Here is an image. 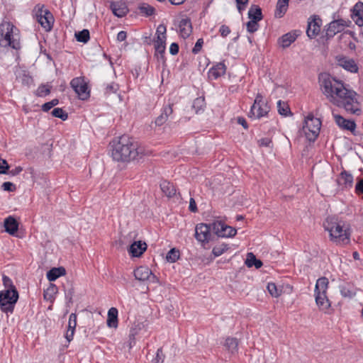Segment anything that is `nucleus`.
<instances>
[{
  "instance_id": "1",
  "label": "nucleus",
  "mask_w": 363,
  "mask_h": 363,
  "mask_svg": "<svg viewBox=\"0 0 363 363\" xmlns=\"http://www.w3.org/2000/svg\"><path fill=\"white\" fill-rule=\"evenodd\" d=\"M320 82L323 93L331 103L343 107L350 113H360V106L354 91L348 89L342 82L327 74L320 75Z\"/></svg>"
},
{
  "instance_id": "2",
  "label": "nucleus",
  "mask_w": 363,
  "mask_h": 363,
  "mask_svg": "<svg viewBox=\"0 0 363 363\" xmlns=\"http://www.w3.org/2000/svg\"><path fill=\"white\" fill-rule=\"evenodd\" d=\"M111 156L118 162H128L137 159L144 154V150L133 139L122 136L111 145Z\"/></svg>"
},
{
  "instance_id": "3",
  "label": "nucleus",
  "mask_w": 363,
  "mask_h": 363,
  "mask_svg": "<svg viewBox=\"0 0 363 363\" xmlns=\"http://www.w3.org/2000/svg\"><path fill=\"white\" fill-rule=\"evenodd\" d=\"M325 231L329 234L330 240L337 245H345L350 242L352 230L350 225L337 216H328L323 222Z\"/></svg>"
},
{
  "instance_id": "4",
  "label": "nucleus",
  "mask_w": 363,
  "mask_h": 363,
  "mask_svg": "<svg viewBox=\"0 0 363 363\" xmlns=\"http://www.w3.org/2000/svg\"><path fill=\"white\" fill-rule=\"evenodd\" d=\"M0 44L15 50L21 48L18 29L10 22L5 21L0 24Z\"/></svg>"
},
{
  "instance_id": "5",
  "label": "nucleus",
  "mask_w": 363,
  "mask_h": 363,
  "mask_svg": "<svg viewBox=\"0 0 363 363\" xmlns=\"http://www.w3.org/2000/svg\"><path fill=\"white\" fill-rule=\"evenodd\" d=\"M18 291L1 290L0 291V309L6 314L13 313L18 300Z\"/></svg>"
},
{
  "instance_id": "6",
  "label": "nucleus",
  "mask_w": 363,
  "mask_h": 363,
  "mask_svg": "<svg viewBox=\"0 0 363 363\" xmlns=\"http://www.w3.org/2000/svg\"><path fill=\"white\" fill-rule=\"evenodd\" d=\"M321 121L319 118H315L309 114L305 119L303 130L306 137L309 141H314L320 133Z\"/></svg>"
},
{
  "instance_id": "7",
  "label": "nucleus",
  "mask_w": 363,
  "mask_h": 363,
  "mask_svg": "<svg viewBox=\"0 0 363 363\" xmlns=\"http://www.w3.org/2000/svg\"><path fill=\"white\" fill-rule=\"evenodd\" d=\"M269 106L262 95L257 94L253 105L251 107L250 116L254 118H260L267 115L269 111Z\"/></svg>"
},
{
  "instance_id": "8",
  "label": "nucleus",
  "mask_w": 363,
  "mask_h": 363,
  "mask_svg": "<svg viewBox=\"0 0 363 363\" xmlns=\"http://www.w3.org/2000/svg\"><path fill=\"white\" fill-rule=\"evenodd\" d=\"M212 231L220 238H232L237 233V230L228 225L219 218L211 223Z\"/></svg>"
},
{
  "instance_id": "9",
  "label": "nucleus",
  "mask_w": 363,
  "mask_h": 363,
  "mask_svg": "<svg viewBox=\"0 0 363 363\" xmlns=\"http://www.w3.org/2000/svg\"><path fill=\"white\" fill-rule=\"evenodd\" d=\"M167 28L163 24L158 26L155 33V38L154 39V47L155 54L160 55L162 58L166 50V40H167Z\"/></svg>"
},
{
  "instance_id": "10",
  "label": "nucleus",
  "mask_w": 363,
  "mask_h": 363,
  "mask_svg": "<svg viewBox=\"0 0 363 363\" xmlns=\"http://www.w3.org/2000/svg\"><path fill=\"white\" fill-rule=\"evenodd\" d=\"M70 86L74 89L81 100H86L90 96V89L88 82L84 77H79L72 79Z\"/></svg>"
},
{
  "instance_id": "11",
  "label": "nucleus",
  "mask_w": 363,
  "mask_h": 363,
  "mask_svg": "<svg viewBox=\"0 0 363 363\" xmlns=\"http://www.w3.org/2000/svg\"><path fill=\"white\" fill-rule=\"evenodd\" d=\"M36 18L38 23L45 31H50L54 23V17L50 11L45 9L44 6H36Z\"/></svg>"
},
{
  "instance_id": "12",
  "label": "nucleus",
  "mask_w": 363,
  "mask_h": 363,
  "mask_svg": "<svg viewBox=\"0 0 363 363\" xmlns=\"http://www.w3.org/2000/svg\"><path fill=\"white\" fill-rule=\"evenodd\" d=\"M134 276L139 281H147L150 283L158 282L157 277L145 266H140L134 271Z\"/></svg>"
},
{
  "instance_id": "13",
  "label": "nucleus",
  "mask_w": 363,
  "mask_h": 363,
  "mask_svg": "<svg viewBox=\"0 0 363 363\" xmlns=\"http://www.w3.org/2000/svg\"><path fill=\"white\" fill-rule=\"evenodd\" d=\"M349 21L344 19H337L330 22L326 30V35L328 38H332L338 33L342 32L346 27L349 26Z\"/></svg>"
},
{
  "instance_id": "14",
  "label": "nucleus",
  "mask_w": 363,
  "mask_h": 363,
  "mask_svg": "<svg viewBox=\"0 0 363 363\" xmlns=\"http://www.w3.org/2000/svg\"><path fill=\"white\" fill-rule=\"evenodd\" d=\"M211 230H212L211 223L209 225L204 223L198 224L195 229L196 239L201 242H208L211 237Z\"/></svg>"
},
{
  "instance_id": "15",
  "label": "nucleus",
  "mask_w": 363,
  "mask_h": 363,
  "mask_svg": "<svg viewBox=\"0 0 363 363\" xmlns=\"http://www.w3.org/2000/svg\"><path fill=\"white\" fill-rule=\"evenodd\" d=\"M333 117L336 125L342 130H350L351 132H354L356 129V123L354 121L346 119L342 116L335 113L333 111L332 112Z\"/></svg>"
},
{
  "instance_id": "16",
  "label": "nucleus",
  "mask_w": 363,
  "mask_h": 363,
  "mask_svg": "<svg viewBox=\"0 0 363 363\" xmlns=\"http://www.w3.org/2000/svg\"><path fill=\"white\" fill-rule=\"evenodd\" d=\"M300 33L299 30H295L283 35L278 40L279 46L282 48L289 47L300 35Z\"/></svg>"
},
{
  "instance_id": "17",
  "label": "nucleus",
  "mask_w": 363,
  "mask_h": 363,
  "mask_svg": "<svg viewBox=\"0 0 363 363\" xmlns=\"http://www.w3.org/2000/svg\"><path fill=\"white\" fill-rule=\"evenodd\" d=\"M353 180L352 174L344 170L340 174L337 182L342 189H350L353 186Z\"/></svg>"
},
{
  "instance_id": "18",
  "label": "nucleus",
  "mask_w": 363,
  "mask_h": 363,
  "mask_svg": "<svg viewBox=\"0 0 363 363\" xmlns=\"http://www.w3.org/2000/svg\"><path fill=\"white\" fill-rule=\"evenodd\" d=\"M321 20L319 18L314 17L308 22L306 30L307 35L310 38L315 37L320 31Z\"/></svg>"
},
{
  "instance_id": "19",
  "label": "nucleus",
  "mask_w": 363,
  "mask_h": 363,
  "mask_svg": "<svg viewBox=\"0 0 363 363\" xmlns=\"http://www.w3.org/2000/svg\"><path fill=\"white\" fill-rule=\"evenodd\" d=\"M147 249V244L142 241H135L131 244L128 249V252L131 256L140 257Z\"/></svg>"
},
{
  "instance_id": "20",
  "label": "nucleus",
  "mask_w": 363,
  "mask_h": 363,
  "mask_svg": "<svg viewBox=\"0 0 363 363\" xmlns=\"http://www.w3.org/2000/svg\"><path fill=\"white\" fill-rule=\"evenodd\" d=\"M352 18L355 23L359 26H363V3L357 2L352 10Z\"/></svg>"
},
{
  "instance_id": "21",
  "label": "nucleus",
  "mask_w": 363,
  "mask_h": 363,
  "mask_svg": "<svg viewBox=\"0 0 363 363\" xmlns=\"http://www.w3.org/2000/svg\"><path fill=\"white\" fill-rule=\"evenodd\" d=\"M226 67L224 63L218 62L208 71V77L211 79H216L225 74Z\"/></svg>"
},
{
  "instance_id": "22",
  "label": "nucleus",
  "mask_w": 363,
  "mask_h": 363,
  "mask_svg": "<svg viewBox=\"0 0 363 363\" xmlns=\"http://www.w3.org/2000/svg\"><path fill=\"white\" fill-rule=\"evenodd\" d=\"M192 32L191 21L189 19H182L179 24V33L183 38H188Z\"/></svg>"
},
{
  "instance_id": "23",
  "label": "nucleus",
  "mask_w": 363,
  "mask_h": 363,
  "mask_svg": "<svg viewBox=\"0 0 363 363\" xmlns=\"http://www.w3.org/2000/svg\"><path fill=\"white\" fill-rule=\"evenodd\" d=\"M327 292H315V302L320 310H326L330 306L326 295Z\"/></svg>"
},
{
  "instance_id": "24",
  "label": "nucleus",
  "mask_w": 363,
  "mask_h": 363,
  "mask_svg": "<svg viewBox=\"0 0 363 363\" xmlns=\"http://www.w3.org/2000/svg\"><path fill=\"white\" fill-rule=\"evenodd\" d=\"M5 231L10 235H14L18 230V222L11 216L4 220Z\"/></svg>"
},
{
  "instance_id": "25",
  "label": "nucleus",
  "mask_w": 363,
  "mask_h": 363,
  "mask_svg": "<svg viewBox=\"0 0 363 363\" xmlns=\"http://www.w3.org/2000/svg\"><path fill=\"white\" fill-rule=\"evenodd\" d=\"M338 65L343 67L345 69L351 72H357L358 67L355 62L347 57H340L338 59Z\"/></svg>"
},
{
  "instance_id": "26",
  "label": "nucleus",
  "mask_w": 363,
  "mask_h": 363,
  "mask_svg": "<svg viewBox=\"0 0 363 363\" xmlns=\"http://www.w3.org/2000/svg\"><path fill=\"white\" fill-rule=\"evenodd\" d=\"M106 323L109 328H116L118 327L117 308L112 307L108 310Z\"/></svg>"
},
{
  "instance_id": "27",
  "label": "nucleus",
  "mask_w": 363,
  "mask_h": 363,
  "mask_svg": "<svg viewBox=\"0 0 363 363\" xmlns=\"http://www.w3.org/2000/svg\"><path fill=\"white\" fill-rule=\"evenodd\" d=\"M340 294L343 297L351 298L356 295V289L352 284L347 283L340 286Z\"/></svg>"
},
{
  "instance_id": "28",
  "label": "nucleus",
  "mask_w": 363,
  "mask_h": 363,
  "mask_svg": "<svg viewBox=\"0 0 363 363\" xmlns=\"http://www.w3.org/2000/svg\"><path fill=\"white\" fill-rule=\"evenodd\" d=\"M66 274V270L64 267H60L57 268H52L49 270L47 273V278L49 281H55L60 277L65 275Z\"/></svg>"
},
{
  "instance_id": "29",
  "label": "nucleus",
  "mask_w": 363,
  "mask_h": 363,
  "mask_svg": "<svg viewBox=\"0 0 363 363\" xmlns=\"http://www.w3.org/2000/svg\"><path fill=\"white\" fill-rule=\"evenodd\" d=\"M162 191L167 196L172 197L176 195V189L172 184L167 181H163L160 184Z\"/></svg>"
},
{
  "instance_id": "30",
  "label": "nucleus",
  "mask_w": 363,
  "mask_h": 363,
  "mask_svg": "<svg viewBox=\"0 0 363 363\" xmlns=\"http://www.w3.org/2000/svg\"><path fill=\"white\" fill-rule=\"evenodd\" d=\"M289 0H279L277 4L275 16L277 18H281L288 9Z\"/></svg>"
},
{
  "instance_id": "31",
  "label": "nucleus",
  "mask_w": 363,
  "mask_h": 363,
  "mask_svg": "<svg viewBox=\"0 0 363 363\" xmlns=\"http://www.w3.org/2000/svg\"><path fill=\"white\" fill-rule=\"evenodd\" d=\"M245 264L248 267H255L256 269H259L262 266V262L260 259H257L252 252H249L247 255V259L245 260Z\"/></svg>"
},
{
  "instance_id": "32",
  "label": "nucleus",
  "mask_w": 363,
  "mask_h": 363,
  "mask_svg": "<svg viewBox=\"0 0 363 363\" xmlns=\"http://www.w3.org/2000/svg\"><path fill=\"white\" fill-rule=\"evenodd\" d=\"M328 284V278L325 277L319 278L316 281L314 292H327Z\"/></svg>"
},
{
  "instance_id": "33",
  "label": "nucleus",
  "mask_w": 363,
  "mask_h": 363,
  "mask_svg": "<svg viewBox=\"0 0 363 363\" xmlns=\"http://www.w3.org/2000/svg\"><path fill=\"white\" fill-rule=\"evenodd\" d=\"M248 17L250 20L259 21L262 18L261 9L257 6H252L248 11Z\"/></svg>"
},
{
  "instance_id": "34",
  "label": "nucleus",
  "mask_w": 363,
  "mask_h": 363,
  "mask_svg": "<svg viewBox=\"0 0 363 363\" xmlns=\"http://www.w3.org/2000/svg\"><path fill=\"white\" fill-rule=\"evenodd\" d=\"M111 9L113 14L118 17H123L128 12V9L124 4H113L111 5Z\"/></svg>"
},
{
  "instance_id": "35",
  "label": "nucleus",
  "mask_w": 363,
  "mask_h": 363,
  "mask_svg": "<svg viewBox=\"0 0 363 363\" xmlns=\"http://www.w3.org/2000/svg\"><path fill=\"white\" fill-rule=\"evenodd\" d=\"M238 340L235 337H228L225 340V347L231 353H235L238 350Z\"/></svg>"
},
{
  "instance_id": "36",
  "label": "nucleus",
  "mask_w": 363,
  "mask_h": 363,
  "mask_svg": "<svg viewBox=\"0 0 363 363\" xmlns=\"http://www.w3.org/2000/svg\"><path fill=\"white\" fill-rule=\"evenodd\" d=\"M179 250L176 248H172L167 252L166 259L169 262L174 263L179 259Z\"/></svg>"
},
{
  "instance_id": "37",
  "label": "nucleus",
  "mask_w": 363,
  "mask_h": 363,
  "mask_svg": "<svg viewBox=\"0 0 363 363\" xmlns=\"http://www.w3.org/2000/svg\"><path fill=\"white\" fill-rule=\"evenodd\" d=\"M172 112V108L168 106L164 110V112L156 119V124L158 125H162L167 119L168 116Z\"/></svg>"
},
{
  "instance_id": "38",
  "label": "nucleus",
  "mask_w": 363,
  "mask_h": 363,
  "mask_svg": "<svg viewBox=\"0 0 363 363\" xmlns=\"http://www.w3.org/2000/svg\"><path fill=\"white\" fill-rule=\"evenodd\" d=\"M228 245L225 243L216 245L212 250L213 254L216 257H218L228 250Z\"/></svg>"
},
{
  "instance_id": "39",
  "label": "nucleus",
  "mask_w": 363,
  "mask_h": 363,
  "mask_svg": "<svg viewBox=\"0 0 363 363\" xmlns=\"http://www.w3.org/2000/svg\"><path fill=\"white\" fill-rule=\"evenodd\" d=\"M2 282L5 288L4 290H9V291H11V290L17 291L16 286L13 285L12 280L6 275H3Z\"/></svg>"
},
{
  "instance_id": "40",
  "label": "nucleus",
  "mask_w": 363,
  "mask_h": 363,
  "mask_svg": "<svg viewBox=\"0 0 363 363\" xmlns=\"http://www.w3.org/2000/svg\"><path fill=\"white\" fill-rule=\"evenodd\" d=\"M76 38L79 42L86 43L89 40V32L84 29L75 34Z\"/></svg>"
},
{
  "instance_id": "41",
  "label": "nucleus",
  "mask_w": 363,
  "mask_h": 363,
  "mask_svg": "<svg viewBox=\"0 0 363 363\" xmlns=\"http://www.w3.org/2000/svg\"><path fill=\"white\" fill-rule=\"evenodd\" d=\"M277 108L279 114L282 116H286L290 113L289 106L286 103L281 102V101L277 102Z\"/></svg>"
},
{
  "instance_id": "42",
  "label": "nucleus",
  "mask_w": 363,
  "mask_h": 363,
  "mask_svg": "<svg viewBox=\"0 0 363 363\" xmlns=\"http://www.w3.org/2000/svg\"><path fill=\"white\" fill-rule=\"evenodd\" d=\"M50 92V87L48 85H40L37 91H36V95L38 96H45L48 94H49Z\"/></svg>"
},
{
  "instance_id": "43",
  "label": "nucleus",
  "mask_w": 363,
  "mask_h": 363,
  "mask_svg": "<svg viewBox=\"0 0 363 363\" xmlns=\"http://www.w3.org/2000/svg\"><path fill=\"white\" fill-rule=\"evenodd\" d=\"M52 115L56 118L65 121L67 118V114L61 108H55L52 111Z\"/></svg>"
},
{
  "instance_id": "44",
  "label": "nucleus",
  "mask_w": 363,
  "mask_h": 363,
  "mask_svg": "<svg viewBox=\"0 0 363 363\" xmlns=\"http://www.w3.org/2000/svg\"><path fill=\"white\" fill-rule=\"evenodd\" d=\"M142 13H145L147 16H151L155 12V9L148 4H141L139 7Z\"/></svg>"
},
{
  "instance_id": "45",
  "label": "nucleus",
  "mask_w": 363,
  "mask_h": 363,
  "mask_svg": "<svg viewBox=\"0 0 363 363\" xmlns=\"http://www.w3.org/2000/svg\"><path fill=\"white\" fill-rule=\"evenodd\" d=\"M267 290L269 293L274 297H278L280 295L279 291L278 290L274 283H269L267 284Z\"/></svg>"
},
{
  "instance_id": "46",
  "label": "nucleus",
  "mask_w": 363,
  "mask_h": 363,
  "mask_svg": "<svg viewBox=\"0 0 363 363\" xmlns=\"http://www.w3.org/2000/svg\"><path fill=\"white\" fill-rule=\"evenodd\" d=\"M164 356L162 354V348L160 347L157 349L156 352V357L152 360V363H163Z\"/></svg>"
},
{
  "instance_id": "47",
  "label": "nucleus",
  "mask_w": 363,
  "mask_h": 363,
  "mask_svg": "<svg viewBox=\"0 0 363 363\" xmlns=\"http://www.w3.org/2000/svg\"><path fill=\"white\" fill-rule=\"evenodd\" d=\"M258 21L250 20L247 23V30L250 33H254L258 29Z\"/></svg>"
},
{
  "instance_id": "48",
  "label": "nucleus",
  "mask_w": 363,
  "mask_h": 363,
  "mask_svg": "<svg viewBox=\"0 0 363 363\" xmlns=\"http://www.w3.org/2000/svg\"><path fill=\"white\" fill-rule=\"evenodd\" d=\"M59 103V101L56 99H52V101L45 103L43 106L42 109L44 111H48L50 109H51L55 106L57 105Z\"/></svg>"
},
{
  "instance_id": "49",
  "label": "nucleus",
  "mask_w": 363,
  "mask_h": 363,
  "mask_svg": "<svg viewBox=\"0 0 363 363\" xmlns=\"http://www.w3.org/2000/svg\"><path fill=\"white\" fill-rule=\"evenodd\" d=\"M77 326V315L75 313H71L69 318L68 328L75 329Z\"/></svg>"
},
{
  "instance_id": "50",
  "label": "nucleus",
  "mask_w": 363,
  "mask_h": 363,
  "mask_svg": "<svg viewBox=\"0 0 363 363\" xmlns=\"http://www.w3.org/2000/svg\"><path fill=\"white\" fill-rule=\"evenodd\" d=\"M2 189L6 191H13L16 189V186L10 182H4L1 185Z\"/></svg>"
},
{
  "instance_id": "51",
  "label": "nucleus",
  "mask_w": 363,
  "mask_h": 363,
  "mask_svg": "<svg viewBox=\"0 0 363 363\" xmlns=\"http://www.w3.org/2000/svg\"><path fill=\"white\" fill-rule=\"evenodd\" d=\"M9 166L6 160L0 159V174H6Z\"/></svg>"
},
{
  "instance_id": "52",
  "label": "nucleus",
  "mask_w": 363,
  "mask_h": 363,
  "mask_svg": "<svg viewBox=\"0 0 363 363\" xmlns=\"http://www.w3.org/2000/svg\"><path fill=\"white\" fill-rule=\"evenodd\" d=\"M203 44V39L202 38L198 39V40L196 41L194 48L192 49V52L194 54H197L198 52H199L200 50H201Z\"/></svg>"
},
{
  "instance_id": "53",
  "label": "nucleus",
  "mask_w": 363,
  "mask_h": 363,
  "mask_svg": "<svg viewBox=\"0 0 363 363\" xmlns=\"http://www.w3.org/2000/svg\"><path fill=\"white\" fill-rule=\"evenodd\" d=\"M219 33L222 37L225 38L226 36H228L230 34V29L228 26H227L225 25H222L220 27Z\"/></svg>"
},
{
  "instance_id": "54",
  "label": "nucleus",
  "mask_w": 363,
  "mask_h": 363,
  "mask_svg": "<svg viewBox=\"0 0 363 363\" xmlns=\"http://www.w3.org/2000/svg\"><path fill=\"white\" fill-rule=\"evenodd\" d=\"M355 192L357 194H363V178L357 181L355 185Z\"/></svg>"
},
{
  "instance_id": "55",
  "label": "nucleus",
  "mask_w": 363,
  "mask_h": 363,
  "mask_svg": "<svg viewBox=\"0 0 363 363\" xmlns=\"http://www.w3.org/2000/svg\"><path fill=\"white\" fill-rule=\"evenodd\" d=\"M237 7L240 12L245 9V6L248 3V0H236Z\"/></svg>"
},
{
  "instance_id": "56",
  "label": "nucleus",
  "mask_w": 363,
  "mask_h": 363,
  "mask_svg": "<svg viewBox=\"0 0 363 363\" xmlns=\"http://www.w3.org/2000/svg\"><path fill=\"white\" fill-rule=\"evenodd\" d=\"M179 52V45L177 43H172L171 45H170V47H169V52L174 55H177Z\"/></svg>"
},
{
  "instance_id": "57",
  "label": "nucleus",
  "mask_w": 363,
  "mask_h": 363,
  "mask_svg": "<svg viewBox=\"0 0 363 363\" xmlns=\"http://www.w3.org/2000/svg\"><path fill=\"white\" fill-rule=\"evenodd\" d=\"M259 144L260 146L270 147L272 144V140L270 138H262L261 140H259Z\"/></svg>"
},
{
  "instance_id": "58",
  "label": "nucleus",
  "mask_w": 363,
  "mask_h": 363,
  "mask_svg": "<svg viewBox=\"0 0 363 363\" xmlns=\"http://www.w3.org/2000/svg\"><path fill=\"white\" fill-rule=\"evenodd\" d=\"M74 330H75V329L67 328V333L65 335V338L67 339V340L69 342L73 339Z\"/></svg>"
},
{
  "instance_id": "59",
  "label": "nucleus",
  "mask_w": 363,
  "mask_h": 363,
  "mask_svg": "<svg viewBox=\"0 0 363 363\" xmlns=\"http://www.w3.org/2000/svg\"><path fill=\"white\" fill-rule=\"evenodd\" d=\"M127 35L125 31H120L117 35V40L120 42L124 41L126 39Z\"/></svg>"
},
{
  "instance_id": "60",
  "label": "nucleus",
  "mask_w": 363,
  "mask_h": 363,
  "mask_svg": "<svg viewBox=\"0 0 363 363\" xmlns=\"http://www.w3.org/2000/svg\"><path fill=\"white\" fill-rule=\"evenodd\" d=\"M238 123L243 126L244 128H247V121L244 118H238Z\"/></svg>"
},
{
  "instance_id": "61",
  "label": "nucleus",
  "mask_w": 363,
  "mask_h": 363,
  "mask_svg": "<svg viewBox=\"0 0 363 363\" xmlns=\"http://www.w3.org/2000/svg\"><path fill=\"white\" fill-rule=\"evenodd\" d=\"M22 170H23L22 167H17L15 169H12L10 172V174H11L12 175H16V174H18L20 172H21Z\"/></svg>"
},
{
  "instance_id": "62",
  "label": "nucleus",
  "mask_w": 363,
  "mask_h": 363,
  "mask_svg": "<svg viewBox=\"0 0 363 363\" xmlns=\"http://www.w3.org/2000/svg\"><path fill=\"white\" fill-rule=\"evenodd\" d=\"M203 104V100L198 98L194 101V106H195L196 105H200L201 106H202Z\"/></svg>"
},
{
  "instance_id": "63",
  "label": "nucleus",
  "mask_w": 363,
  "mask_h": 363,
  "mask_svg": "<svg viewBox=\"0 0 363 363\" xmlns=\"http://www.w3.org/2000/svg\"><path fill=\"white\" fill-rule=\"evenodd\" d=\"M172 4L179 5L184 2L185 0H169Z\"/></svg>"
},
{
  "instance_id": "64",
  "label": "nucleus",
  "mask_w": 363,
  "mask_h": 363,
  "mask_svg": "<svg viewBox=\"0 0 363 363\" xmlns=\"http://www.w3.org/2000/svg\"><path fill=\"white\" fill-rule=\"evenodd\" d=\"M198 206H189V210L190 211L193 212V213H196L198 211V208H197Z\"/></svg>"
}]
</instances>
